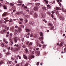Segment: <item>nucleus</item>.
I'll return each instance as SVG.
<instances>
[{"label":"nucleus","instance_id":"obj_1","mask_svg":"<svg viewBox=\"0 0 66 66\" xmlns=\"http://www.w3.org/2000/svg\"><path fill=\"white\" fill-rule=\"evenodd\" d=\"M56 10H58V11H56V10H55V11H52V14H54V13H56V14H58V13H59V12H60V10H61L60 8L58 7H56Z\"/></svg>","mask_w":66,"mask_h":66},{"label":"nucleus","instance_id":"obj_2","mask_svg":"<svg viewBox=\"0 0 66 66\" xmlns=\"http://www.w3.org/2000/svg\"><path fill=\"white\" fill-rule=\"evenodd\" d=\"M18 30L15 29V32H16L17 33L19 34V33L20 32H21V31H22V29H21V28H19V27L18 28Z\"/></svg>","mask_w":66,"mask_h":66},{"label":"nucleus","instance_id":"obj_3","mask_svg":"<svg viewBox=\"0 0 66 66\" xmlns=\"http://www.w3.org/2000/svg\"><path fill=\"white\" fill-rule=\"evenodd\" d=\"M33 36L35 38H37L38 36V35L37 34H35Z\"/></svg>","mask_w":66,"mask_h":66},{"label":"nucleus","instance_id":"obj_4","mask_svg":"<svg viewBox=\"0 0 66 66\" xmlns=\"http://www.w3.org/2000/svg\"><path fill=\"white\" fill-rule=\"evenodd\" d=\"M18 40V38L15 37L14 38V42L15 43H16L17 42V40Z\"/></svg>","mask_w":66,"mask_h":66},{"label":"nucleus","instance_id":"obj_5","mask_svg":"<svg viewBox=\"0 0 66 66\" xmlns=\"http://www.w3.org/2000/svg\"><path fill=\"white\" fill-rule=\"evenodd\" d=\"M32 58H34V56L33 55H31L29 58L28 59L29 60H31V59H32Z\"/></svg>","mask_w":66,"mask_h":66},{"label":"nucleus","instance_id":"obj_6","mask_svg":"<svg viewBox=\"0 0 66 66\" xmlns=\"http://www.w3.org/2000/svg\"><path fill=\"white\" fill-rule=\"evenodd\" d=\"M38 6H36L34 8V9L35 11H38Z\"/></svg>","mask_w":66,"mask_h":66},{"label":"nucleus","instance_id":"obj_7","mask_svg":"<svg viewBox=\"0 0 66 66\" xmlns=\"http://www.w3.org/2000/svg\"><path fill=\"white\" fill-rule=\"evenodd\" d=\"M25 52L27 54H29V51L28 50V49L27 48H26L25 50Z\"/></svg>","mask_w":66,"mask_h":66},{"label":"nucleus","instance_id":"obj_8","mask_svg":"<svg viewBox=\"0 0 66 66\" xmlns=\"http://www.w3.org/2000/svg\"><path fill=\"white\" fill-rule=\"evenodd\" d=\"M34 18H37V17L38 16V15H37V14H36L35 13L34 15Z\"/></svg>","mask_w":66,"mask_h":66},{"label":"nucleus","instance_id":"obj_9","mask_svg":"<svg viewBox=\"0 0 66 66\" xmlns=\"http://www.w3.org/2000/svg\"><path fill=\"white\" fill-rule=\"evenodd\" d=\"M60 19H62L63 20H64L65 19V18H64V16H60Z\"/></svg>","mask_w":66,"mask_h":66},{"label":"nucleus","instance_id":"obj_10","mask_svg":"<svg viewBox=\"0 0 66 66\" xmlns=\"http://www.w3.org/2000/svg\"><path fill=\"white\" fill-rule=\"evenodd\" d=\"M26 32H31V30H29L28 29H26Z\"/></svg>","mask_w":66,"mask_h":66},{"label":"nucleus","instance_id":"obj_11","mask_svg":"<svg viewBox=\"0 0 66 66\" xmlns=\"http://www.w3.org/2000/svg\"><path fill=\"white\" fill-rule=\"evenodd\" d=\"M63 44H64V42H62L60 43V47H62V46H63Z\"/></svg>","mask_w":66,"mask_h":66},{"label":"nucleus","instance_id":"obj_12","mask_svg":"<svg viewBox=\"0 0 66 66\" xmlns=\"http://www.w3.org/2000/svg\"><path fill=\"white\" fill-rule=\"evenodd\" d=\"M43 39V37H41L39 38V39L40 41H42Z\"/></svg>","mask_w":66,"mask_h":66},{"label":"nucleus","instance_id":"obj_13","mask_svg":"<svg viewBox=\"0 0 66 66\" xmlns=\"http://www.w3.org/2000/svg\"><path fill=\"white\" fill-rule=\"evenodd\" d=\"M1 46L2 47H4V44L3 43H1L0 44Z\"/></svg>","mask_w":66,"mask_h":66},{"label":"nucleus","instance_id":"obj_14","mask_svg":"<svg viewBox=\"0 0 66 66\" xmlns=\"http://www.w3.org/2000/svg\"><path fill=\"white\" fill-rule=\"evenodd\" d=\"M29 23L30 24H32V25H33V26H35V25L34 23H32V22H29Z\"/></svg>","mask_w":66,"mask_h":66},{"label":"nucleus","instance_id":"obj_15","mask_svg":"<svg viewBox=\"0 0 66 66\" xmlns=\"http://www.w3.org/2000/svg\"><path fill=\"white\" fill-rule=\"evenodd\" d=\"M12 63V61H9L7 62V64H11V63Z\"/></svg>","mask_w":66,"mask_h":66},{"label":"nucleus","instance_id":"obj_16","mask_svg":"<svg viewBox=\"0 0 66 66\" xmlns=\"http://www.w3.org/2000/svg\"><path fill=\"white\" fill-rule=\"evenodd\" d=\"M45 1L46 3V4H48V1H47V0H44Z\"/></svg>","mask_w":66,"mask_h":66},{"label":"nucleus","instance_id":"obj_17","mask_svg":"<svg viewBox=\"0 0 66 66\" xmlns=\"http://www.w3.org/2000/svg\"><path fill=\"white\" fill-rule=\"evenodd\" d=\"M4 63V62H3L2 61H1L0 62V66L2 64H3Z\"/></svg>","mask_w":66,"mask_h":66},{"label":"nucleus","instance_id":"obj_18","mask_svg":"<svg viewBox=\"0 0 66 66\" xmlns=\"http://www.w3.org/2000/svg\"><path fill=\"white\" fill-rule=\"evenodd\" d=\"M23 57L25 59H27V56H26L25 55L23 54Z\"/></svg>","mask_w":66,"mask_h":66},{"label":"nucleus","instance_id":"obj_19","mask_svg":"<svg viewBox=\"0 0 66 66\" xmlns=\"http://www.w3.org/2000/svg\"><path fill=\"white\" fill-rule=\"evenodd\" d=\"M9 20H6V21H4V23H5L6 24V22H7V21H9Z\"/></svg>","mask_w":66,"mask_h":66},{"label":"nucleus","instance_id":"obj_20","mask_svg":"<svg viewBox=\"0 0 66 66\" xmlns=\"http://www.w3.org/2000/svg\"><path fill=\"white\" fill-rule=\"evenodd\" d=\"M14 47H17L19 46V45L17 44H15L14 45Z\"/></svg>","mask_w":66,"mask_h":66},{"label":"nucleus","instance_id":"obj_21","mask_svg":"<svg viewBox=\"0 0 66 66\" xmlns=\"http://www.w3.org/2000/svg\"><path fill=\"white\" fill-rule=\"evenodd\" d=\"M40 35L41 36H43V32H40Z\"/></svg>","mask_w":66,"mask_h":66},{"label":"nucleus","instance_id":"obj_22","mask_svg":"<svg viewBox=\"0 0 66 66\" xmlns=\"http://www.w3.org/2000/svg\"><path fill=\"white\" fill-rule=\"evenodd\" d=\"M40 15L41 16V17H43L44 16L43 13H41L40 14Z\"/></svg>","mask_w":66,"mask_h":66},{"label":"nucleus","instance_id":"obj_23","mask_svg":"<svg viewBox=\"0 0 66 66\" xmlns=\"http://www.w3.org/2000/svg\"><path fill=\"white\" fill-rule=\"evenodd\" d=\"M36 4L37 5H38V6H39L40 5V3H36Z\"/></svg>","mask_w":66,"mask_h":66},{"label":"nucleus","instance_id":"obj_24","mask_svg":"<svg viewBox=\"0 0 66 66\" xmlns=\"http://www.w3.org/2000/svg\"><path fill=\"white\" fill-rule=\"evenodd\" d=\"M48 25L49 26H52V24L51 23H48Z\"/></svg>","mask_w":66,"mask_h":66},{"label":"nucleus","instance_id":"obj_25","mask_svg":"<svg viewBox=\"0 0 66 66\" xmlns=\"http://www.w3.org/2000/svg\"><path fill=\"white\" fill-rule=\"evenodd\" d=\"M14 50L15 51H18V48H15V49H14Z\"/></svg>","mask_w":66,"mask_h":66},{"label":"nucleus","instance_id":"obj_26","mask_svg":"<svg viewBox=\"0 0 66 66\" xmlns=\"http://www.w3.org/2000/svg\"><path fill=\"white\" fill-rule=\"evenodd\" d=\"M3 7L4 9L5 10H6V9H7V7H6L5 6H3Z\"/></svg>","mask_w":66,"mask_h":66},{"label":"nucleus","instance_id":"obj_27","mask_svg":"<svg viewBox=\"0 0 66 66\" xmlns=\"http://www.w3.org/2000/svg\"><path fill=\"white\" fill-rule=\"evenodd\" d=\"M11 30H14V26L11 27Z\"/></svg>","mask_w":66,"mask_h":66},{"label":"nucleus","instance_id":"obj_28","mask_svg":"<svg viewBox=\"0 0 66 66\" xmlns=\"http://www.w3.org/2000/svg\"><path fill=\"white\" fill-rule=\"evenodd\" d=\"M21 27L22 28H24V26L23 25L20 26V27Z\"/></svg>","mask_w":66,"mask_h":66},{"label":"nucleus","instance_id":"obj_29","mask_svg":"<svg viewBox=\"0 0 66 66\" xmlns=\"http://www.w3.org/2000/svg\"><path fill=\"white\" fill-rule=\"evenodd\" d=\"M6 13H4L3 14V15H2V16H6Z\"/></svg>","mask_w":66,"mask_h":66},{"label":"nucleus","instance_id":"obj_30","mask_svg":"<svg viewBox=\"0 0 66 66\" xmlns=\"http://www.w3.org/2000/svg\"><path fill=\"white\" fill-rule=\"evenodd\" d=\"M54 29V27L53 26L51 28H50V29L51 30H53V29Z\"/></svg>","mask_w":66,"mask_h":66},{"label":"nucleus","instance_id":"obj_31","mask_svg":"<svg viewBox=\"0 0 66 66\" xmlns=\"http://www.w3.org/2000/svg\"><path fill=\"white\" fill-rule=\"evenodd\" d=\"M47 6L48 7H49V8H51V6H50V5H47Z\"/></svg>","mask_w":66,"mask_h":66},{"label":"nucleus","instance_id":"obj_32","mask_svg":"<svg viewBox=\"0 0 66 66\" xmlns=\"http://www.w3.org/2000/svg\"><path fill=\"white\" fill-rule=\"evenodd\" d=\"M37 54L38 55V56H39L40 55V52H38L37 53Z\"/></svg>","mask_w":66,"mask_h":66},{"label":"nucleus","instance_id":"obj_33","mask_svg":"<svg viewBox=\"0 0 66 66\" xmlns=\"http://www.w3.org/2000/svg\"><path fill=\"white\" fill-rule=\"evenodd\" d=\"M33 34H31L30 36V37H33Z\"/></svg>","mask_w":66,"mask_h":66},{"label":"nucleus","instance_id":"obj_34","mask_svg":"<svg viewBox=\"0 0 66 66\" xmlns=\"http://www.w3.org/2000/svg\"><path fill=\"white\" fill-rule=\"evenodd\" d=\"M22 4V3L21 4H17V5H19V6H20V5H21Z\"/></svg>","mask_w":66,"mask_h":66},{"label":"nucleus","instance_id":"obj_35","mask_svg":"<svg viewBox=\"0 0 66 66\" xmlns=\"http://www.w3.org/2000/svg\"><path fill=\"white\" fill-rule=\"evenodd\" d=\"M42 9L44 10H47V9H46V8L45 7H43L42 8Z\"/></svg>","mask_w":66,"mask_h":66},{"label":"nucleus","instance_id":"obj_36","mask_svg":"<svg viewBox=\"0 0 66 66\" xmlns=\"http://www.w3.org/2000/svg\"><path fill=\"white\" fill-rule=\"evenodd\" d=\"M33 43L32 42L30 43V44H29V46H30V45H32V44Z\"/></svg>","mask_w":66,"mask_h":66},{"label":"nucleus","instance_id":"obj_37","mask_svg":"<svg viewBox=\"0 0 66 66\" xmlns=\"http://www.w3.org/2000/svg\"><path fill=\"white\" fill-rule=\"evenodd\" d=\"M10 21L9 22H12V19H10Z\"/></svg>","mask_w":66,"mask_h":66},{"label":"nucleus","instance_id":"obj_38","mask_svg":"<svg viewBox=\"0 0 66 66\" xmlns=\"http://www.w3.org/2000/svg\"><path fill=\"white\" fill-rule=\"evenodd\" d=\"M2 57V54L1 53H0V58H1V57Z\"/></svg>","mask_w":66,"mask_h":66},{"label":"nucleus","instance_id":"obj_39","mask_svg":"<svg viewBox=\"0 0 66 66\" xmlns=\"http://www.w3.org/2000/svg\"><path fill=\"white\" fill-rule=\"evenodd\" d=\"M62 11H63V12H65V10H64V8H62Z\"/></svg>","mask_w":66,"mask_h":66},{"label":"nucleus","instance_id":"obj_40","mask_svg":"<svg viewBox=\"0 0 66 66\" xmlns=\"http://www.w3.org/2000/svg\"><path fill=\"white\" fill-rule=\"evenodd\" d=\"M29 4H30L31 5H33V3H29Z\"/></svg>","mask_w":66,"mask_h":66},{"label":"nucleus","instance_id":"obj_41","mask_svg":"<svg viewBox=\"0 0 66 66\" xmlns=\"http://www.w3.org/2000/svg\"><path fill=\"white\" fill-rule=\"evenodd\" d=\"M29 43H30V42H29V41L27 42L26 43V45H28L29 44Z\"/></svg>","mask_w":66,"mask_h":66},{"label":"nucleus","instance_id":"obj_42","mask_svg":"<svg viewBox=\"0 0 66 66\" xmlns=\"http://www.w3.org/2000/svg\"><path fill=\"white\" fill-rule=\"evenodd\" d=\"M43 21H45V22H46V23L47 22V21H46L45 19H44L43 20Z\"/></svg>","mask_w":66,"mask_h":66},{"label":"nucleus","instance_id":"obj_43","mask_svg":"<svg viewBox=\"0 0 66 66\" xmlns=\"http://www.w3.org/2000/svg\"><path fill=\"white\" fill-rule=\"evenodd\" d=\"M58 3L60 6H61V3L60 2H59Z\"/></svg>","mask_w":66,"mask_h":66},{"label":"nucleus","instance_id":"obj_44","mask_svg":"<svg viewBox=\"0 0 66 66\" xmlns=\"http://www.w3.org/2000/svg\"><path fill=\"white\" fill-rule=\"evenodd\" d=\"M19 3H21V2H22V1H19Z\"/></svg>","mask_w":66,"mask_h":66},{"label":"nucleus","instance_id":"obj_45","mask_svg":"<svg viewBox=\"0 0 66 66\" xmlns=\"http://www.w3.org/2000/svg\"><path fill=\"white\" fill-rule=\"evenodd\" d=\"M10 5L11 6H13V3H10Z\"/></svg>","mask_w":66,"mask_h":66},{"label":"nucleus","instance_id":"obj_46","mask_svg":"<svg viewBox=\"0 0 66 66\" xmlns=\"http://www.w3.org/2000/svg\"><path fill=\"white\" fill-rule=\"evenodd\" d=\"M28 64H29L28 63H27L24 66H28Z\"/></svg>","mask_w":66,"mask_h":66},{"label":"nucleus","instance_id":"obj_47","mask_svg":"<svg viewBox=\"0 0 66 66\" xmlns=\"http://www.w3.org/2000/svg\"><path fill=\"white\" fill-rule=\"evenodd\" d=\"M39 62H37V66H38V65H39Z\"/></svg>","mask_w":66,"mask_h":66},{"label":"nucleus","instance_id":"obj_48","mask_svg":"<svg viewBox=\"0 0 66 66\" xmlns=\"http://www.w3.org/2000/svg\"><path fill=\"white\" fill-rule=\"evenodd\" d=\"M19 55H18L16 56V59H17V60H18V57H19Z\"/></svg>","mask_w":66,"mask_h":66},{"label":"nucleus","instance_id":"obj_49","mask_svg":"<svg viewBox=\"0 0 66 66\" xmlns=\"http://www.w3.org/2000/svg\"><path fill=\"white\" fill-rule=\"evenodd\" d=\"M11 45H13V42L11 41Z\"/></svg>","mask_w":66,"mask_h":66},{"label":"nucleus","instance_id":"obj_50","mask_svg":"<svg viewBox=\"0 0 66 66\" xmlns=\"http://www.w3.org/2000/svg\"><path fill=\"white\" fill-rule=\"evenodd\" d=\"M5 43L6 44H8V41H5Z\"/></svg>","mask_w":66,"mask_h":66},{"label":"nucleus","instance_id":"obj_51","mask_svg":"<svg viewBox=\"0 0 66 66\" xmlns=\"http://www.w3.org/2000/svg\"><path fill=\"white\" fill-rule=\"evenodd\" d=\"M11 60H12V61H13V60H15V59L13 58L12 57H11Z\"/></svg>","mask_w":66,"mask_h":66},{"label":"nucleus","instance_id":"obj_52","mask_svg":"<svg viewBox=\"0 0 66 66\" xmlns=\"http://www.w3.org/2000/svg\"><path fill=\"white\" fill-rule=\"evenodd\" d=\"M15 61L16 63H17V60H16V59L15 60Z\"/></svg>","mask_w":66,"mask_h":66},{"label":"nucleus","instance_id":"obj_53","mask_svg":"<svg viewBox=\"0 0 66 66\" xmlns=\"http://www.w3.org/2000/svg\"><path fill=\"white\" fill-rule=\"evenodd\" d=\"M31 53L32 54H33L34 53V51H33L31 52Z\"/></svg>","mask_w":66,"mask_h":66},{"label":"nucleus","instance_id":"obj_54","mask_svg":"<svg viewBox=\"0 0 66 66\" xmlns=\"http://www.w3.org/2000/svg\"><path fill=\"white\" fill-rule=\"evenodd\" d=\"M30 33L29 32H28V33H27V35H28V36L30 35Z\"/></svg>","mask_w":66,"mask_h":66},{"label":"nucleus","instance_id":"obj_55","mask_svg":"<svg viewBox=\"0 0 66 66\" xmlns=\"http://www.w3.org/2000/svg\"><path fill=\"white\" fill-rule=\"evenodd\" d=\"M15 28H18V26H17V25H16L15 26Z\"/></svg>","mask_w":66,"mask_h":66},{"label":"nucleus","instance_id":"obj_56","mask_svg":"<svg viewBox=\"0 0 66 66\" xmlns=\"http://www.w3.org/2000/svg\"><path fill=\"white\" fill-rule=\"evenodd\" d=\"M19 24H22V22H19Z\"/></svg>","mask_w":66,"mask_h":66},{"label":"nucleus","instance_id":"obj_57","mask_svg":"<svg viewBox=\"0 0 66 66\" xmlns=\"http://www.w3.org/2000/svg\"><path fill=\"white\" fill-rule=\"evenodd\" d=\"M51 17H52V18H53L54 16H53V14L51 15Z\"/></svg>","mask_w":66,"mask_h":66},{"label":"nucleus","instance_id":"obj_58","mask_svg":"<svg viewBox=\"0 0 66 66\" xmlns=\"http://www.w3.org/2000/svg\"><path fill=\"white\" fill-rule=\"evenodd\" d=\"M25 21L26 22H27L28 21V20L27 19H26L25 20Z\"/></svg>","mask_w":66,"mask_h":66},{"label":"nucleus","instance_id":"obj_59","mask_svg":"<svg viewBox=\"0 0 66 66\" xmlns=\"http://www.w3.org/2000/svg\"><path fill=\"white\" fill-rule=\"evenodd\" d=\"M16 66H19V64H17Z\"/></svg>","mask_w":66,"mask_h":66},{"label":"nucleus","instance_id":"obj_60","mask_svg":"<svg viewBox=\"0 0 66 66\" xmlns=\"http://www.w3.org/2000/svg\"><path fill=\"white\" fill-rule=\"evenodd\" d=\"M26 11H27V12H29V10H26Z\"/></svg>","mask_w":66,"mask_h":66},{"label":"nucleus","instance_id":"obj_61","mask_svg":"<svg viewBox=\"0 0 66 66\" xmlns=\"http://www.w3.org/2000/svg\"><path fill=\"white\" fill-rule=\"evenodd\" d=\"M12 35V34L11 33L10 34V36H11Z\"/></svg>","mask_w":66,"mask_h":66},{"label":"nucleus","instance_id":"obj_62","mask_svg":"<svg viewBox=\"0 0 66 66\" xmlns=\"http://www.w3.org/2000/svg\"><path fill=\"white\" fill-rule=\"evenodd\" d=\"M16 14H17V15H19V12H17V13H16Z\"/></svg>","mask_w":66,"mask_h":66},{"label":"nucleus","instance_id":"obj_63","mask_svg":"<svg viewBox=\"0 0 66 66\" xmlns=\"http://www.w3.org/2000/svg\"><path fill=\"white\" fill-rule=\"evenodd\" d=\"M24 37H26V36H27V34H25V35H24Z\"/></svg>","mask_w":66,"mask_h":66},{"label":"nucleus","instance_id":"obj_64","mask_svg":"<svg viewBox=\"0 0 66 66\" xmlns=\"http://www.w3.org/2000/svg\"><path fill=\"white\" fill-rule=\"evenodd\" d=\"M64 51H66V48H64Z\"/></svg>","mask_w":66,"mask_h":66}]
</instances>
